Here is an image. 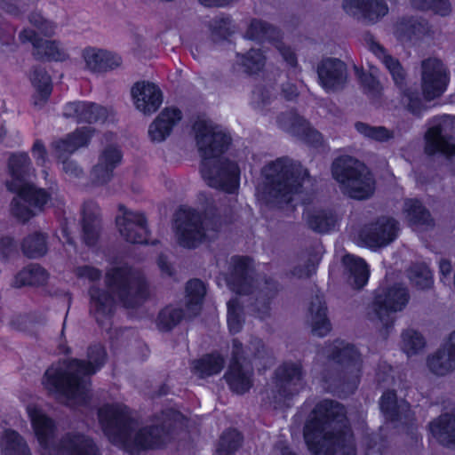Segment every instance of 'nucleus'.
<instances>
[{"label":"nucleus","mask_w":455,"mask_h":455,"mask_svg":"<svg viewBox=\"0 0 455 455\" xmlns=\"http://www.w3.org/2000/svg\"><path fill=\"white\" fill-rule=\"evenodd\" d=\"M103 49L87 47L82 52L84 68L93 73L102 72Z\"/></svg>","instance_id":"nucleus-49"},{"label":"nucleus","mask_w":455,"mask_h":455,"mask_svg":"<svg viewBox=\"0 0 455 455\" xmlns=\"http://www.w3.org/2000/svg\"><path fill=\"white\" fill-rule=\"evenodd\" d=\"M273 46L282 55L283 60L290 66L293 67L296 64V56L290 47L286 46L282 41H275L272 43Z\"/></svg>","instance_id":"nucleus-58"},{"label":"nucleus","mask_w":455,"mask_h":455,"mask_svg":"<svg viewBox=\"0 0 455 455\" xmlns=\"http://www.w3.org/2000/svg\"><path fill=\"white\" fill-rule=\"evenodd\" d=\"M397 232V222L394 219L383 217L375 223L365 227L360 232L359 239L364 246L377 249L393 242Z\"/></svg>","instance_id":"nucleus-18"},{"label":"nucleus","mask_w":455,"mask_h":455,"mask_svg":"<svg viewBox=\"0 0 455 455\" xmlns=\"http://www.w3.org/2000/svg\"><path fill=\"white\" fill-rule=\"evenodd\" d=\"M355 129L363 136L378 141H386L393 138V132L382 126L374 127L364 123H357L355 124Z\"/></svg>","instance_id":"nucleus-52"},{"label":"nucleus","mask_w":455,"mask_h":455,"mask_svg":"<svg viewBox=\"0 0 455 455\" xmlns=\"http://www.w3.org/2000/svg\"><path fill=\"white\" fill-rule=\"evenodd\" d=\"M231 264V275L226 280L228 286L231 291L239 295L256 293V300L262 306V309L259 312L258 316L260 318L264 317L268 311V304L267 300L269 296L266 283L264 284V287L260 288L259 287L258 283L257 287L252 285L255 281L251 264L248 259L240 257L233 258Z\"/></svg>","instance_id":"nucleus-12"},{"label":"nucleus","mask_w":455,"mask_h":455,"mask_svg":"<svg viewBox=\"0 0 455 455\" xmlns=\"http://www.w3.org/2000/svg\"><path fill=\"white\" fill-rule=\"evenodd\" d=\"M275 33V29L267 23L254 20H251L246 31V37L251 40L270 39Z\"/></svg>","instance_id":"nucleus-51"},{"label":"nucleus","mask_w":455,"mask_h":455,"mask_svg":"<svg viewBox=\"0 0 455 455\" xmlns=\"http://www.w3.org/2000/svg\"><path fill=\"white\" fill-rule=\"evenodd\" d=\"M411 283L418 290H426L433 285V275L425 264L411 267L408 273Z\"/></svg>","instance_id":"nucleus-44"},{"label":"nucleus","mask_w":455,"mask_h":455,"mask_svg":"<svg viewBox=\"0 0 455 455\" xmlns=\"http://www.w3.org/2000/svg\"><path fill=\"white\" fill-rule=\"evenodd\" d=\"M403 215L408 224L414 228L430 226L432 222L429 212L417 199L404 201Z\"/></svg>","instance_id":"nucleus-36"},{"label":"nucleus","mask_w":455,"mask_h":455,"mask_svg":"<svg viewBox=\"0 0 455 455\" xmlns=\"http://www.w3.org/2000/svg\"><path fill=\"white\" fill-rule=\"evenodd\" d=\"M227 322L231 333L239 332L243 327V309L237 298H234L228 302Z\"/></svg>","instance_id":"nucleus-48"},{"label":"nucleus","mask_w":455,"mask_h":455,"mask_svg":"<svg viewBox=\"0 0 455 455\" xmlns=\"http://www.w3.org/2000/svg\"><path fill=\"white\" fill-rule=\"evenodd\" d=\"M63 114L66 117L74 118L77 122L104 123L113 112L92 102L77 101L68 103Z\"/></svg>","instance_id":"nucleus-23"},{"label":"nucleus","mask_w":455,"mask_h":455,"mask_svg":"<svg viewBox=\"0 0 455 455\" xmlns=\"http://www.w3.org/2000/svg\"><path fill=\"white\" fill-rule=\"evenodd\" d=\"M183 314L180 309L173 307H167L158 315L157 324L161 330H170L180 323Z\"/></svg>","instance_id":"nucleus-50"},{"label":"nucleus","mask_w":455,"mask_h":455,"mask_svg":"<svg viewBox=\"0 0 455 455\" xmlns=\"http://www.w3.org/2000/svg\"><path fill=\"white\" fill-rule=\"evenodd\" d=\"M44 323V315L37 312L14 314L10 320L12 328L28 334L35 333Z\"/></svg>","instance_id":"nucleus-39"},{"label":"nucleus","mask_w":455,"mask_h":455,"mask_svg":"<svg viewBox=\"0 0 455 455\" xmlns=\"http://www.w3.org/2000/svg\"><path fill=\"white\" fill-rule=\"evenodd\" d=\"M196 142L203 157L201 173L212 188L234 193L239 187L238 166L220 154L228 146L229 137L224 131L208 120H198L193 126Z\"/></svg>","instance_id":"nucleus-3"},{"label":"nucleus","mask_w":455,"mask_h":455,"mask_svg":"<svg viewBox=\"0 0 455 455\" xmlns=\"http://www.w3.org/2000/svg\"><path fill=\"white\" fill-rule=\"evenodd\" d=\"M241 435L236 430L226 432L220 438L218 453L219 455H230L241 443Z\"/></svg>","instance_id":"nucleus-53"},{"label":"nucleus","mask_w":455,"mask_h":455,"mask_svg":"<svg viewBox=\"0 0 455 455\" xmlns=\"http://www.w3.org/2000/svg\"><path fill=\"white\" fill-rule=\"evenodd\" d=\"M216 229L209 228L208 221H203L202 217L195 211H184L176 221V239L178 243L185 248H195L207 239L216 235Z\"/></svg>","instance_id":"nucleus-13"},{"label":"nucleus","mask_w":455,"mask_h":455,"mask_svg":"<svg viewBox=\"0 0 455 455\" xmlns=\"http://www.w3.org/2000/svg\"><path fill=\"white\" fill-rule=\"evenodd\" d=\"M301 366L296 363H285L275 371V386L280 396L298 393L302 387Z\"/></svg>","instance_id":"nucleus-25"},{"label":"nucleus","mask_w":455,"mask_h":455,"mask_svg":"<svg viewBox=\"0 0 455 455\" xmlns=\"http://www.w3.org/2000/svg\"><path fill=\"white\" fill-rule=\"evenodd\" d=\"M115 304L116 299L108 291L96 286L90 289V312L100 324L110 319Z\"/></svg>","instance_id":"nucleus-29"},{"label":"nucleus","mask_w":455,"mask_h":455,"mask_svg":"<svg viewBox=\"0 0 455 455\" xmlns=\"http://www.w3.org/2000/svg\"><path fill=\"white\" fill-rule=\"evenodd\" d=\"M431 10L437 14L445 16L451 12V5L447 0H433Z\"/></svg>","instance_id":"nucleus-64"},{"label":"nucleus","mask_w":455,"mask_h":455,"mask_svg":"<svg viewBox=\"0 0 455 455\" xmlns=\"http://www.w3.org/2000/svg\"><path fill=\"white\" fill-rule=\"evenodd\" d=\"M304 438L313 455H355L344 408L332 401L316 405L305 426Z\"/></svg>","instance_id":"nucleus-2"},{"label":"nucleus","mask_w":455,"mask_h":455,"mask_svg":"<svg viewBox=\"0 0 455 455\" xmlns=\"http://www.w3.org/2000/svg\"><path fill=\"white\" fill-rule=\"evenodd\" d=\"M304 218L310 228L319 233H327L335 228L336 217L330 212L307 209Z\"/></svg>","instance_id":"nucleus-37"},{"label":"nucleus","mask_w":455,"mask_h":455,"mask_svg":"<svg viewBox=\"0 0 455 455\" xmlns=\"http://www.w3.org/2000/svg\"><path fill=\"white\" fill-rule=\"evenodd\" d=\"M433 438L443 446L455 449V413L446 412L429 423Z\"/></svg>","instance_id":"nucleus-30"},{"label":"nucleus","mask_w":455,"mask_h":455,"mask_svg":"<svg viewBox=\"0 0 455 455\" xmlns=\"http://www.w3.org/2000/svg\"><path fill=\"white\" fill-rule=\"evenodd\" d=\"M224 367V359L217 354H212L194 361L193 372L201 378L218 374Z\"/></svg>","instance_id":"nucleus-41"},{"label":"nucleus","mask_w":455,"mask_h":455,"mask_svg":"<svg viewBox=\"0 0 455 455\" xmlns=\"http://www.w3.org/2000/svg\"><path fill=\"white\" fill-rule=\"evenodd\" d=\"M20 40L22 43H30L34 54L38 58L64 60L68 57L66 49L60 43L42 39L38 33L32 28H24L20 33Z\"/></svg>","instance_id":"nucleus-21"},{"label":"nucleus","mask_w":455,"mask_h":455,"mask_svg":"<svg viewBox=\"0 0 455 455\" xmlns=\"http://www.w3.org/2000/svg\"><path fill=\"white\" fill-rule=\"evenodd\" d=\"M29 23L37 29L38 33L50 36L53 35L55 25L44 19L40 13L33 12L28 17Z\"/></svg>","instance_id":"nucleus-55"},{"label":"nucleus","mask_w":455,"mask_h":455,"mask_svg":"<svg viewBox=\"0 0 455 455\" xmlns=\"http://www.w3.org/2000/svg\"><path fill=\"white\" fill-rule=\"evenodd\" d=\"M410 299L409 291L403 284L379 289L369 306L368 317L375 323L388 327L395 322V315L405 309Z\"/></svg>","instance_id":"nucleus-9"},{"label":"nucleus","mask_w":455,"mask_h":455,"mask_svg":"<svg viewBox=\"0 0 455 455\" xmlns=\"http://www.w3.org/2000/svg\"><path fill=\"white\" fill-rule=\"evenodd\" d=\"M265 60L259 49L251 48L246 54H237L236 61L246 72L254 73L263 68Z\"/></svg>","instance_id":"nucleus-46"},{"label":"nucleus","mask_w":455,"mask_h":455,"mask_svg":"<svg viewBox=\"0 0 455 455\" xmlns=\"http://www.w3.org/2000/svg\"><path fill=\"white\" fill-rule=\"evenodd\" d=\"M181 118L182 114L176 108L163 109L148 127V133L150 140L156 143L164 141Z\"/></svg>","instance_id":"nucleus-26"},{"label":"nucleus","mask_w":455,"mask_h":455,"mask_svg":"<svg viewBox=\"0 0 455 455\" xmlns=\"http://www.w3.org/2000/svg\"><path fill=\"white\" fill-rule=\"evenodd\" d=\"M380 409L387 419L395 420L409 411V404L404 401L398 403L395 393L387 392L381 396Z\"/></svg>","instance_id":"nucleus-43"},{"label":"nucleus","mask_w":455,"mask_h":455,"mask_svg":"<svg viewBox=\"0 0 455 455\" xmlns=\"http://www.w3.org/2000/svg\"><path fill=\"white\" fill-rule=\"evenodd\" d=\"M309 183L307 172L299 164L277 159L263 168L256 196L267 204L282 207L302 199L300 188Z\"/></svg>","instance_id":"nucleus-5"},{"label":"nucleus","mask_w":455,"mask_h":455,"mask_svg":"<svg viewBox=\"0 0 455 455\" xmlns=\"http://www.w3.org/2000/svg\"><path fill=\"white\" fill-rule=\"evenodd\" d=\"M371 51L376 55L390 72L395 84L401 87L402 104L413 114H419L423 107L420 95L411 88L402 89L405 73L400 63L387 55L381 45L371 43Z\"/></svg>","instance_id":"nucleus-14"},{"label":"nucleus","mask_w":455,"mask_h":455,"mask_svg":"<svg viewBox=\"0 0 455 455\" xmlns=\"http://www.w3.org/2000/svg\"><path fill=\"white\" fill-rule=\"evenodd\" d=\"M22 250L23 252L30 258L43 256L46 252L44 235L36 233L27 236L22 243Z\"/></svg>","instance_id":"nucleus-47"},{"label":"nucleus","mask_w":455,"mask_h":455,"mask_svg":"<svg viewBox=\"0 0 455 455\" xmlns=\"http://www.w3.org/2000/svg\"><path fill=\"white\" fill-rule=\"evenodd\" d=\"M116 224L120 235L128 243H144L148 241V230L145 216L132 212L125 206H119Z\"/></svg>","instance_id":"nucleus-16"},{"label":"nucleus","mask_w":455,"mask_h":455,"mask_svg":"<svg viewBox=\"0 0 455 455\" xmlns=\"http://www.w3.org/2000/svg\"><path fill=\"white\" fill-rule=\"evenodd\" d=\"M332 176L347 196L363 200L375 190V180L369 169L350 156H341L332 164Z\"/></svg>","instance_id":"nucleus-8"},{"label":"nucleus","mask_w":455,"mask_h":455,"mask_svg":"<svg viewBox=\"0 0 455 455\" xmlns=\"http://www.w3.org/2000/svg\"><path fill=\"white\" fill-rule=\"evenodd\" d=\"M233 362L229 366L225 377L230 388L237 393L243 394L247 392L252 386V371L240 363V359L243 357V351H242V344L237 341H233ZM265 354V348L261 340L254 339L251 341L244 358L253 357L259 358Z\"/></svg>","instance_id":"nucleus-11"},{"label":"nucleus","mask_w":455,"mask_h":455,"mask_svg":"<svg viewBox=\"0 0 455 455\" xmlns=\"http://www.w3.org/2000/svg\"><path fill=\"white\" fill-rule=\"evenodd\" d=\"M122 154L117 146H106L100 152L98 163L93 166L91 179L97 185L108 182L113 177L114 169L121 163Z\"/></svg>","instance_id":"nucleus-22"},{"label":"nucleus","mask_w":455,"mask_h":455,"mask_svg":"<svg viewBox=\"0 0 455 455\" xmlns=\"http://www.w3.org/2000/svg\"><path fill=\"white\" fill-rule=\"evenodd\" d=\"M318 77L322 87L325 91L338 90L347 81L346 65L337 59H326L318 67Z\"/></svg>","instance_id":"nucleus-24"},{"label":"nucleus","mask_w":455,"mask_h":455,"mask_svg":"<svg viewBox=\"0 0 455 455\" xmlns=\"http://www.w3.org/2000/svg\"><path fill=\"white\" fill-rule=\"evenodd\" d=\"M32 155L38 165H44L47 161V153L41 141L37 140L35 142L32 148Z\"/></svg>","instance_id":"nucleus-61"},{"label":"nucleus","mask_w":455,"mask_h":455,"mask_svg":"<svg viewBox=\"0 0 455 455\" xmlns=\"http://www.w3.org/2000/svg\"><path fill=\"white\" fill-rule=\"evenodd\" d=\"M426 342L423 336L413 329H408L402 334V348L403 352L411 356L421 352Z\"/></svg>","instance_id":"nucleus-45"},{"label":"nucleus","mask_w":455,"mask_h":455,"mask_svg":"<svg viewBox=\"0 0 455 455\" xmlns=\"http://www.w3.org/2000/svg\"><path fill=\"white\" fill-rule=\"evenodd\" d=\"M0 452L1 455H31L24 438L10 428L0 432Z\"/></svg>","instance_id":"nucleus-33"},{"label":"nucleus","mask_w":455,"mask_h":455,"mask_svg":"<svg viewBox=\"0 0 455 455\" xmlns=\"http://www.w3.org/2000/svg\"><path fill=\"white\" fill-rule=\"evenodd\" d=\"M99 420L108 440L130 453L159 448L170 440V427L175 416L166 417L158 423L140 427L126 406L121 403L105 404L99 410Z\"/></svg>","instance_id":"nucleus-1"},{"label":"nucleus","mask_w":455,"mask_h":455,"mask_svg":"<svg viewBox=\"0 0 455 455\" xmlns=\"http://www.w3.org/2000/svg\"><path fill=\"white\" fill-rule=\"evenodd\" d=\"M87 357V363L74 359L52 364L43 379L45 388L63 397L69 404L85 402L90 386L87 377L101 368L106 352L101 346H93L89 348Z\"/></svg>","instance_id":"nucleus-4"},{"label":"nucleus","mask_w":455,"mask_h":455,"mask_svg":"<svg viewBox=\"0 0 455 455\" xmlns=\"http://www.w3.org/2000/svg\"><path fill=\"white\" fill-rule=\"evenodd\" d=\"M93 134L91 127H82L77 129L67 139L60 140L53 143L54 154L59 159H64L67 156L74 153L81 147L86 146Z\"/></svg>","instance_id":"nucleus-32"},{"label":"nucleus","mask_w":455,"mask_h":455,"mask_svg":"<svg viewBox=\"0 0 455 455\" xmlns=\"http://www.w3.org/2000/svg\"><path fill=\"white\" fill-rule=\"evenodd\" d=\"M9 173L10 179L6 180V188L17 194V197L11 204L12 212L19 219L27 220L42 210L51 196L28 181V179L33 174V170L26 153L15 154L10 157Z\"/></svg>","instance_id":"nucleus-6"},{"label":"nucleus","mask_w":455,"mask_h":455,"mask_svg":"<svg viewBox=\"0 0 455 455\" xmlns=\"http://www.w3.org/2000/svg\"><path fill=\"white\" fill-rule=\"evenodd\" d=\"M312 332L319 337L325 336L331 331V323L326 317V308L320 297H316L311 303Z\"/></svg>","instance_id":"nucleus-38"},{"label":"nucleus","mask_w":455,"mask_h":455,"mask_svg":"<svg viewBox=\"0 0 455 455\" xmlns=\"http://www.w3.org/2000/svg\"><path fill=\"white\" fill-rule=\"evenodd\" d=\"M99 229V220L95 215L89 216L85 212L84 213V239L89 245L94 243Z\"/></svg>","instance_id":"nucleus-54"},{"label":"nucleus","mask_w":455,"mask_h":455,"mask_svg":"<svg viewBox=\"0 0 455 455\" xmlns=\"http://www.w3.org/2000/svg\"><path fill=\"white\" fill-rule=\"evenodd\" d=\"M232 21L229 18L218 17L210 24L213 37H226L232 32Z\"/></svg>","instance_id":"nucleus-56"},{"label":"nucleus","mask_w":455,"mask_h":455,"mask_svg":"<svg viewBox=\"0 0 455 455\" xmlns=\"http://www.w3.org/2000/svg\"><path fill=\"white\" fill-rule=\"evenodd\" d=\"M360 80L363 86L368 88L369 91H372L373 93H379L380 92L379 83L376 80L372 72L370 75H360Z\"/></svg>","instance_id":"nucleus-62"},{"label":"nucleus","mask_w":455,"mask_h":455,"mask_svg":"<svg viewBox=\"0 0 455 455\" xmlns=\"http://www.w3.org/2000/svg\"><path fill=\"white\" fill-rule=\"evenodd\" d=\"M26 411L42 455H99L93 442L81 434L68 435L56 447L54 421L36 403H28Z\"/></svg>","instance_id":"nucleus-7"},{"label":"nucleus","mask_w":455,"mask_h":455,"mask_svg":"<svg viewBox=\"0 0 455 455\" xmlns=\"http://www.w3.org/2000/svg\"><path fill=\"white\" fill-rule=\"evenodd\" d=\"M273 98V93L267 90L259 88L253 92L252 101L255 107L260 108L268 103Z\"/></svg>","instance_id":"nucleus-60"},{"label":"nucleus","mask_w":455,"mask_h":455,"mask_svg":"<svg viewBox=\"0 0 455 455\" xmlns=\"http://www.w3.org/2000/svg\"><path fill=\"white\" fill-rule=\"evenodd\" d=\"M421 89L426 100H433L441 96L449 83V72L444 64L438 59L430 58L421 65Z\"/></svg>","instance_id":"nucleus-15"},{"label":"nucleus","mask_w":455,"mask_h":455,"mask_svg":"<svg viewBox=\"0 0 455 455\" xmlns=\"http://www.w3.org/2000/svg\"><path fill=\"white\" fill-rule=\"evenodd\" d=\"M76 273L79 277L86 278L90 281L97 280L100 276V272L97 268L89 266L77 268Z\"/></svg>","instance_id":"nucleus-63"},{"label":"nucleus","mask_w":455,"mask_h":455,"mask_svg":"<svg viewBox=\"0 0 455 455\" xmlns=\"http://www.w3.org/2000/svg\"><path fill=\"white\" fill-rule=\"evenodd\" d=\"M453 126V118L444 116L438 124L429 128L426 134V152L429 155L441 153L447 156L455 155V143L450 134Z\"/></svg>","instance_id":"nucleus-17"},{"label":"nucleus","mask_w":455,"mask_h":455,"mask_svg":"<svg viewBox=\"0 0 455 455\" xmlns=\"http://www.w3.org/2000/svg\"><path fill=\"white\" fill-rule=\"evenodd\" d=\"M131 94L135 108L144 115L155 113L163 102L162 92L153 83H136L132 87Z\"/></svg>","instance_id":"nucleus-20"},{"label":"nucleus","mask_w":455,"mask_h":455,"mask_svg":"<svg viewBox=\"0 0 455 455\" xmlns=\"http://www.w3.org/2000/svg\"><path fill=\"white\" fill-rule=\"evenodd\" d=\"M103 55L102 72H107L117 68L123 63L122 58L115 52H111L103 49Z\"/></svg>","instance_id":"nucleus-57"},{"label":"nucleus","mask_w":455,"mask_h":455,"mask_svg":"<svg viewBox=\"0 0 455 455\" xmlns=\"http://www.w3.org/2000/svg\"><path fill=\"white\" fill-rule=\"evenodd\" d=\"M344 10L350 15L377 20L387 13L388 8L384 0H344Z\"/></svg>","instance_id":"nucleus-28"},{"label":"nucleus","mask_w":455,"mask_h":455,"mask_svg":"<svg viewBox=\"0 0 455 455\" xmlns=\"http://www.w3.org/2000/svg\"><path fill=\"white\" fill-rule=\"evenodd\" d=\"M279 125L288 132L303 138L310 143L321 141V135L301 116L290 113L279 118Z\"/></svg>","instance_id":"nucleus-31"},{"label":"nucleus","mask_w":455,"mask_h":455,"mask_svg":"<svg viewBox=\"0 0 455 455\" xmlns=\"http://www.w3.org/2000/svg\"><path fill=\"white\" fill-rule=\"evenodd\" d=\"M30 81L35 91L33 104L40 108L47 101L52 93L51 77L44 69L36 68L30 75Z\"/></svg>","instance_id":"nucleus-35"},{"label":"nucleus","mask_w":455,"mask_h":455,"mask_svg":"<svg viewBox=\"0 0 455 455\" xmlns=\"http://www.w3.org/2000/svg\"><path fill=\"white\" fill-rule=\"evenodd\" d=\"M26 0H1L0 8L13 15H18L20 9H24Z\"/></svg>","instance_id":"nucleus-59"},{"label":"nucleus","mask_w":455,"mask_h":455,"mask_svg":"<svg viewBox=\"0 0 455 455\" xmlns=\"http://www.w3.org/2000/svg\"><path fill=\"white\" fill-rule=\"evenodd\" d=\"M48 273L38 265H30L20 270L15 276L13 285L22 287L26 285H43L48 280Z\"/></svg>","instance_id":"nucleus-40"},{"label":"nucleus","mask_w":455,"mask_h":455,"mask_svg":"<svg viewBox=\"0 0 455 455\" xmlns=\"http://www.w3.org/2000/svg\"><path fill=\"white\" fill-rule=\"evenodd\" d=\"M106 284L128 307H134L146 296V283L142 275L127 266L114 267L108 271Z\"/></svg>","instance_id":"nucleus-10"},{"label":"nucleus","mask_w":455,"mask_h":455,"mask_svg":"<svg viewBox=\"0 0 455 455\" xmlns=\"http://www.w3.org/2000/svg\"><path fill=\"white\" fill-rule=\"evenodd\" d=\"M346 269L349 272L348 283L355 288L363 287L369 278V268L365 261L352 254H347L342 258Z\"/></svg>","instance_id":"nucleus-34"},{"label":"nucleus","mask_w":455,"mask_h":455,"mask_svg":"<svg viewBox=\"0 0 455 455\" xmlns=\"http://www.w3.org/2000/svg\"><path fill=\"white\" fill-rule=\"evenodd\" d=\"M205 294L204 284L199 280H192L187 284V315L193 317L200 309L203 299Z\"/></svg>","instance_id":"nucleus-42"},{"label":"nucleus","mask_w":455,"mask_h":455,"mask_svg":"<svg viewBox=\"0 0 455 455\" xmlns=\"http://www.w3.org/2000/svg\"><path fill=\"white\" fill-rule=\"evenodd\" d=\"M331 356L344 367V373L347 378L344 385L348 391L356 388L361 371V361L357 350L343 341H336L332 347Z\"/></svg>","instance_id":"nucleus-19"},{"label":"nucleus","mask_w":455,"mask_h":455,"mask_svg":"<svg viewBox=\"0 0 455 455\" xmlns=\"http://www.w3.org/2000/svg\"><path fill=\"white\" fill-rule=\"evenodd\" d=\"M427 367L435 375L443 376L455 369V331L443 346L427 359Z\"/></svg>","instance_id":"nucleus-27"}]
</instances>
